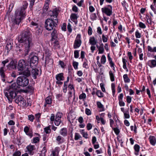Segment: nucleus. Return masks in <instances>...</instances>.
<instances>
[{
  "mask_svg": "<svg viewBox=\"0 0 156 156\" xmlns=\"http://www.w3.org/2000/svg\"><path fill=\"white\" fill-rule=\"evenodd\" d=\"M21 152L19 151H16L13 154V156H20Z\"/></svg>",
  "mask_w": 156,
  "mask_h": 156,
  "instance_id": "58836bf2",
  "label": "nucleus"
},
{
  "mask_svg": "<svg viewBox=\"0 0 156 156\" xmlns=\"http://www.w3.org/2000/svg\"><path fill=\"white\" fill-rule=\"evenodd\" d=\"M28 5V3L27 1L23 2L20 9L18 10L16 12L14 23L19 25L21 20L25 18L26 16L25 9L27 8Z\"/></svg>",
  "mask_w": 156,
  "mask_h": 156,
  "instance_id": "7ed1b4c3",
  "label": "nucleus"
},
{
  "mask_svg": "<svg viewBox=\"0 0 156 156\" xmlns=\"http://www.w3.org/2000/svg\"><path fill=\"white\" fill-rule=\"evenodd\" d=\"M62 115V113L58 112L56 115L55 118L61 119Z\"/></svg>",
  "mask_w": 156,
  "mask_h": 156,
  "instance_id": "3c124183",
  "label": "nucleus"
},
{
  "mask_svg": "<svg viewBox=\"0 0 156 156\" xmlns=\"http://www.w3.org/2000/svg\"><path fill=\"white\" fill-rule=\"evenodd\" d=\"M44 130L46 133H49L51 132V129L49 127L45 128Z\"/></svg>",
  "mask_w": 156,
  "mask_h": 156,
  "instance_id": "8fccbe9b",
  "label": "nucleus"
},
{
  "mask_svg": "<svg viewBox=\"0 0 156 156\" xmlns=\"http://www.w3.org/2000/svg\"><path fill=\"white\" fill-rule=\"evenodd\" d=\"M85 113L87 115H88L91 114L90 110L87 108H86L85 109Z\"/></svg>",
  "mask_w": 156,
  "mask_h": 156,
  "instance_id": "13d9d810",
  "label": "nucleus"
},
{
  "mask_svg": "<svg viewBox=\"0 0 156 156\" xmlns=\"http://www.w3.org/2000/svg\"><path fill=\"white\" fill-rule=\"evenodd\" d=\"M109 74L111 80L112 81H113L115 80L114 76L112 71H109Z\"/></svg>",
  "mask_w": 156,
  "mask_h": 156,
  "instance_id": "7c9ffc66",
  "label": "nucleus"
},
{
  "mask_svg": "<svg viewBox=\"0 0 156 156\" xmlns=\"http://www.w3.org/2000/svg\"><path fill=\"white\" fill-rule=\"evenodd\" d=\"M73 65L75 69H78V62H73Z\"/></svg>",
  "mask_w": 156,
  "mask_h": 156,
  "instance_id": "a18cd8bd",
  "label": "nucleus"
},
{
  "mask_svg": "<svg viewBox=\"0 0 156 156\" xmlns=\"http://www.w3.org/2000/svg\"><path fill=\"white\" fill-rule=\"evenodd\" d=\"M7 59L9 60L10 62L6 66L7 69L9 70H11L12 69H16L17 67L16 62L14 60L11 58H8Z\"/></svg>",
  "mask_w": 156,
  "mask_h": 156,
  "instance_id": "39448f33",
  "label": "nucleus"
},
{
  "mask_svg": "<svg viewBox=\"0 0 156 156\" xmlns=\"http://www.w3.org/2000/svg\"><path fill=\"white\" fill-rule=\"evenodd\" d=\"M102 41L104 42H106L107 41L108 39L105 37L104 35L103 34L102 35Z\"/></svg>",
  "mask_w": 156,
  "mask_h": 156,
  "instance_id": "0e129e2a",
  "label": "nucleus"
},
{
  "mask_svg": "<svg viewBox=\"0 0 156 156\" xmlns=\"http://www.w3.org/2000/svg\"><path fill=\"white\" fill-rule=\"evenodd\" d=\"M150 142L151 144L154 146L156 143V139L155 137L153 136H151L149 137Z\"/></svg>",
  "mask_w": 156,
  "mask_h": 156,
  "instance_id": "6ab92c4d",
  "label": "nucleus"
},
{
  "mask_svg": "<svg viewBox=\"0 0 156 156\" xmlns=\"http://www.w3.org/2000/svg\"><path fill=\"white\" fill-rule=\"evenodd\" d=\"M52 37L51 40L53 41L54 40H55L57 37V31L53 29V31L51 34Z\"/></svg>",
  "mask_w": 156,
  "mask_h": 156,
  "instance_id": "aec40b11",
  "label": "nucleus"
},
{
  "mask_svg": "<svg viewBox=\"0 0 156 156\" xmlns=\"http://www.w3.org/2000/svg\"><path fill=\"white\" fill-rule=\"evenodd\" d=\"M97 41L95 40L94 37H91L89 39V43L92 45H94L96 44Z\"/></svg>",
  "mask_w": 156,
  "mask_h": 156,
  "instance_id": "4be33fe9",
  "label": "nucleus"
},
{
  "mask_svg": "<svg viewBox=\"0 0 156 156\" xmlns=\"http://www.w3.org/2000/svg\"><path fill=\"white\" fill-rule=\"evenodd\" d=\"M60 133L63 136H66L67 135V129L65 128H62L60 130Z\"/></svg>",
  "mask_w": 156,
  "mask_h": 156,
  "instance_id": "412c9836",
  "label": "nucleus"
},
{
  "mask_svg": "<svg viewBox=\"0 0 156 156\" xmlns=\"http://www.w3.org/2000/svg\"><path fill=\"white\" fill-rule=\"evenodd\" d=\"M49 4L47 3H45L44 7L43 8V12L42 13L43 14H45L49 8Z\"/></svg>",
  "mask_w": 156,
  "mask_h": 156,
  "instance_id": "b1692460",
  "label": "nucleus"
},
{
  "mask_svg": "<svg viewBox=\"0 0 156 156\" xmlns=\"http://www.w3.org/2000/svg\"><path fill=\"white\" fill-rule=\"evenodd\" d=\"M86 94L84 93H83L80 95L79 98L80 100L85 99L86 98Z\"/></svg>",
  "mask_w": 156,
  "mask_h": 156,
  "instance_id": "ea45409f",
  "label": "nucleus"
},
{
  "mask_svg": "<svg viewBox=\"0 0 156 156\" xmlns=\"http://www.w3.org/2000/svg\"><path fill=\"white\" fill-rule=\"evenodd\" d=\"M17 91L16 94L17 93ZM16 98L15 101V102L18 104L19 105H23L25 106L26 105V101L21 95H17L16 97L13 98Z\"/></svg>",
  "mask_w": 156,
  "mask_h": 156,
  "instance_id": "423d86ee",
  "label": "nucleus"
},
{
  "mask_svg": "<svg viewBox=\"0 0 156 156\" xmlns=\"http://www.w3.org/2000/svg\"><path fill=\"white\" fill-rule=\"evenodd\" d=\"M99 53H103L104 51V48L102 46H100L98 47Z\"/></svg>",
  "mask_w": 156,
  "mask_h": 156,
  "instance_id": "c03bdc74",
  "label": "nucleus"
},
{
  "mask_svg": "<svg viewBox=\"0 0 156 156\" xmlns=\"http://www.w3.org/2000/svg\"><path fill=\"white\" fill-rule=\"evenodd\" d=\"M80 39V35L79 34H78L74 42L73 45V47L74 48H77L79 47L81 45V41Z\"/></svg>",
  "mask_w": 156,
  "mask_h": 156,
  "instance_id": "1a4fd4ad",
  "label": "nucleus"
},
{
  "mask_svg": "<svg viewBox=\"0 0 156 156\" xmlns=\"http://www.w3.org/2000/svg\"><path fill=\"white\" fill-rule=\"evenodd\" d=\"M124 118L125 119H129L130 118V115L129 113L124 112Z\"/></svg>",
  "mask_w": 156,
  "mask_h": 156,
  "instance_id": "338daca9",
  "label": "nucleus"
},
{
  "mask_svg": "<svg viewBox=\"0 0 156 156\" xmlns=\"http://www.w3.org/2000/svg\"><path fill=\"white\" fill-rule=\"evenodd\" d=\"M28 62L23 59L20 60L18 62L17 68L18 70L23 71L24 69L26 66L28 65Z\"/></svg>",
  "mask_w": 156,
  "mask_h": 156,
  "instance_id": "6e6552de",
  "label": "nucleus"
},
{
  "mask_svg": "<svg viewBox=\"0 0 156 156\" xmlns=\"http://www.w3.org/2000/svg\"><path fill=\"white\" fill-rule=\"evenodd\" d=\"M147 63L148 65L151 67H154L156 66V60H149Z\"/></svg>",
  "mask_w": 156,
  "mask_h": 156,
  "instance_id": "a211bd4d",
  "label": "nucleus"
},
{
  "mask_svg": "<svg viewBox=\"0 0 156 156\" xmlns=\"http://www.w3.org/2000/svg\"><path fill=\"white\" fill-rule=\"evenodd\" d=\"M56 79L57 80H64V77L63 76V73H61L56 75Z\"/></svg>",
  "mask_w": 156,
  "mask_h": 156,
  "instance_id": "f3484780",
  "label": "nucleus"
},
{
  "mask_svg": "<svg viewBox=\"0 0 156 156\" xmlns=\"http://www.w3.org/2000/svg\"><path fill=\"white\" fill-rule=\"evenodd\" d=\"M41 115V114L40 113H38L37 114L35 115V119L37 121H39Z\"/></svg>",
  "mask_w": 156,
  "mask_h": 156,
  "instance_id": "49530a36",
  "label": "nucleus"
},
{
  "mask_svg": "<svg viewBox=\"0 0 156 156\" xmlns=\"http://www.w3.org/2000/svg\"><path fill=\"white\" fill-rule=\"evenodd\" d=\"M135 35L137 38H140L141 37V34L138 30L136 32Z\"/></svg>",
  "mask_w": 156,
  "mask_h": 156,
  "instance_id": "6e6d98bb",
  "label": "nucleus"
},
{
  "mask_svg": "<svg viewBox=\"0 0 156 156\" xmlns=\"http://www.w3.org/2000/svg\"><path fill=\"white\" fill-rule=\"evenodd\" d=\"M146 18L147 19V21L148 23L151 24V18H150L148 16H146Z\"/></svg>",
  "mask_w": 156,
  "mask_h": 156,
  "instance_id": "774afa93",
  "label": "nucleus"
},
{
  "mask_svg": "<svg viewBox=\"0 0 156 156\" xmlns=\"http://www.w3.org/2000/svg\"><path fill=\"white\" fill-rule=\"evenodd\" d=\"M96 94L99 98H102L103 97V94L100 90H97Z\"/></svg>",
  "mask_w": 156,
  "mask_h": 156,
  "instance_id": "c9c22d12",
  "label": "nucleus"
},
{
  "mask_svg": "<svg viewBox=\"0 0 156 156\" xmlns=\"http://www.w3.org/2000/svg\"><path fill=\"white\" fill-rule=\"evenodd\" d=\"M124 81L125 83H129L130 81V79L128 78L127 74H124L123 76Z\"/></svg>",
  "mask_w": 156,
  "mask_h": 156,
  "instance_id": "c756f323",
  "label": "nucleus"
},
{
  "mask_svg": "<svg viewBox=\"0 0 156 156\" xmlns=\"http://www.w3.org/2000/svg\"><path fill=\"white\" fill-rule=\"evenodd\" d=\"M82 137L80 134L77 133H76L75 134L74 139L76 140H77Z\"/></svg>",
  "mask_w": 156,
  "mask_h": 156,
  "instance_id": "4c0bfd02",
  "label": "nucleus"
},
{
  "mask_svg": "<svg viewBox=\"0 0 156 156\" xmlns=\"http://www.w3.org/2000/svg\"><path fill=\"white\" fill-rule=\"evenodd\" d=\"M28 119L31 122H33L34 119V116L32 115H29L28 116Z\"/></svg>",
  "mask_w": 156,
  "mask_h": 156,
  "instance_id": "09e8293b",
  "label": "nucleus"
},
{
  "mask_svg": "<svg viewBox=\"0 0 156 156\" xmlns=\"http://www.w3.org/2000/svg\"><path fill=\"white\" fill-rule=\"evenodd\" d=\"M92 29L91 27H88V34L89 35H90L92 34Z\"/></svg>",
  "mask_w": 156,
  "mask_h": 156,
  "instance_id": "69168bd1",
  "label": "nucleus"
},
{
  "mask_svg": "<svg viewBox=\"0 0 156 156\" xmlns=\"http://www.w3.org/2000/svg\"><path fill=\"white\" fill-rule=\"evenodd\" d=\"M92 127V125L90 123H88L87 125V128L88 130H90L91 129Z\"/></svg>",
  "mask_w": 156,
  "mask_h": 156,
  "instance_id": "4d7b16f0",
  "label": "nucleus"
},
{
  "mask_svg": "<svg viewBox=\"0 0 156 156\" xmlns=\"http://www.w3.org/2000/svg\"><path fill=\"white\" fill-rule=\"evenodd\" d=\"M39 141V139L38 137H37L33 138V142L35 143H37Z\"/></svg>",
  "mask_w": 156,
  "mask_h": 156,
  "instance_id": "bf43d9fd",
  "label": "nucleus"
},
{
  "mask_svg": "<svg viewBox=\"0 0 156 156\" xmlns=\"http://www.w3.org/2000/svg\"><path fill=\"white\" fill-rule=\"evenodd\" d=\"M19 75H23L24 76L27 77L30 75V71L29 70L28 68L25 70L23 71H20L18 73Z\"/></svg>",
  "mask_w": 156,
  "mask_h": 156,
  "instance_id": "9d476101",
  "label": "nucleus"
},
{
  "mask_svg": "<svg viewBox=\"0 0 156 156\" xmlns=\"http://www.w3.org/2000/svg\"><path fill=\"white\" fill-rule=\"evenodd\" d=\"M77 18L78 17L77 15L75 14L72 13L70 16L71 20L73 21L74 20H76Z\"/></svg>",
  "mask_w": 156,
  "mask_h": 156,
  "instance_id": "2f4dec72",
  "label": "nucleus"
},
{
  "mask_svg": "<svg viewBox=\"0 0 156 156\" xmlns=\"http://www.w3.org/2000/svg\"><path fill=\"white\" fill-rule=\"evenodd\" d=\"M139 26L142 28H145L146 27L145 24L141 22H140L139 23Z\"/></svg>",
  "mask_w": 156,
  "mask_h": 156,
  "instance_id": "864d4df0",
  "label": "nucleus"
},
{
  "mask_svg": "<svg viewBox=\"0 0 156 156\" xmlns=\"http://www.w3.org/2000/svg\"><path fill=\"white\" fill-rule=\"evenodd\" d=\"M12 46L11 43H8L5 47V48L7 50V51H9L12 48Z\"/></svg>",
  "mask_w": 156,
  "mask_h": 156,
  "instance_id": "cd10ccee",
  "label": "nucleus"
},
{
  "mask_svg": "<svg viewBox=\"0 0 156 156\" xmlns=\"http://www.w3.org/2000/svg\"><path fill=\"white\" fill-rule=\"evenodd\" d=\"M0 75L2 78H4L5 77V70L3 69V67L0 68Z\"/></svg>",
  "mask_w": 156,
  "mask_h": 156,
  "instance_id": "c85d7f7f",
  "label": "nucleus"
},
{
  "mask_svg": "<svg viewBox=\"0 0 156 156\" xmlns=\"http://www.w3.org/2000/svg\"><path fill=\"white\" fill-rule=\"evenodd\" d=\"M29 83V79L24 76H19L16 79V83H14L11 85L7 87L4 90L5 96L9 101L12 102L13 98L16 95L18 86L21 87L27 86Z\"/></svg>",
  "mask_w": 156,
  "mask_h": 156,
  "instance_id": "f257e3e1",
  "label": "nucleus"
},
{
  "mask_svg": "<svg viewBox=\"0 0 156 156\" xmlns=\"http://www.w3.org/2000/svg\"><path fill=\"white\" fill-rule=\"evenodd\" d=\"M87 62V60H86V61H85L84 62L83 65V67L85 68H88V65Z\"/></svg>",
  "mask_w": 156,
  "mask_h": 156,
  "instance_id": "052dcab7",
  "label": "nucleus"
},
{
  "mask_svg": "<svg viewBox=\"0 0 156 156\" xmlns=\"http://www.w3.org/2000/svg\"><path fill=\"white\" fill-rule=\"evenodd\" d=\"M119 101V104L120 106H125V103L122 101V100H120Z\"/></svg>",
  "mask_w": 156,
  "mask_h": 156,
  "instance_id": "e2e57ef3",
  "label": "nucleus"
},
{
  "mask_svg": "<svg viewBox=\"0 0 156 156\" xmlns=\"http://www.w3.org/2000/svg\"><path fill=\"white\" fill-rule=\"evenodd\" d=\"M24 131L27 135L31 137L33 136L32 132L29 130V128L27 126H26L24 129Z\"/></svg>",
  "mask_w": 156,
  "mask_h": 156,
  "instance_id": "2eb2a0df",
  "label": "nucleus"
},
{
  "mask_svg": "<svg viewBox=\"0 0 156 156\" xmlns=\"http://www.w3.org/2000/svg\"><path fill=\"white\" fill-rule=\"evenodd\" d=\"M51 102L52 99L51 98L49 97H47L45 99L46 104L44 105V107H46V104H51Z\"/></svg>",
  "mask_w": 156,
  "mask_h": 156,
  "instance_id": "a878e982",
  "label": "nucleus"
},
{
  "mask_svg": "<svg viewBox=\"0 0 156 156\" xmlns=\"http://www.w3.org/2000/svg\"><path fill=\"white\" fill-rule=\"evenodd\" d=\"M68 87L71 90H73V91L74 92V94L75 95V90L74 89V87L73 85V84H69L68 86Z\"/></svg>",
  "mask_w": 156,
  "mask_h": 156,
  "instance_id": "de8ad7c7",
  "label": "nucleus"
},
{
  "mask_svg": "<svg viewBox=\"0 0 156 156\" xmlns=\"http://www.w3.org/2000/svg\"><path fill=\"white\" fill-rule=\"evenodd\" d=\"M28 151V153L31 155H33L34 154V151L35 149V147L34 145H29L26 147Z\"/></svg>",
  "mask_w": 156,
  "mask_h": 156,
  "instance_id": "9b49d317",
  "label": "nucleus"
},
{
  "mask_svg": "<svg viewBox=\"0 0 156 156\" xmlns=\"http://www.w3.org/2000/svg\"><path fill=\"white\" fill-rule=\"evenodd\" d=\"M112 7L110 5L101 8L103 13H105L108 16H110L112 14Z\"/></svg>",
  "mask_w": 156,
  "mask_h": 156,
  "instance_id": "0eeeda50",
  "label": "nucleus"
},
{
  "mask_svg": "<svg viewBox=\"0 0 156 156\" xmlns=\"http://www.w3.org/2000/svg\"><path fill=\"white\" fill-rule=\"evenodd\" d=\"M80 132L81 134L86 139L88 138V134L87 132H85L84 130H80Z\"/></svg>",
  "mask_w": 156,
  "mask_h": 156,
  "instance_id": "393cba45",
  "label": "nucleus"
},
{
  "mask_svg": "<svg viewBox=\"0 0 156 156\" xmlns=\"http://www.w3.org/2000/svg\"><path fill=\"white\" fill-rule=\"evenodd\" d=\"M61 120L60 119L55 118V124L56 126H58L60 123Z\"/></svg>",
  "mask_w": 156,
  "mask_h": 156,
  "instance_id": "473e14b6",
  "label": "nucleus"
},
{
  "mask_svg": "<svg viewBox=\"0 0 156 156\" xmlns=\"http://www.w3.org/2000/svg\"><path fill=\"white\" fill-rule=\"evenodd\" d=\"M59 12V10L56 8L53 10L52 11V15H50L51 16V17H52V16L54 17L55 19H57V16H58V13Z\"/></svg>",
  "mask_w": 156,
  "mask_h": 156,
  "instance_id": "dca6fc26",
  "label": "nucleus"
},
{
  "mask_svg": "<svg viewBox=\"0 0 156 156\" xmlns=\"http://www.w3.org/2000/svg\"><path fill=\"white\" fill-rule=\"evenodd\" d=\"M132 98L130 96H128L126 97V101L127 102L129 103L131 101Z\"/></svg>",
  "mask_w": 156,
  "mask_h": 156,
  "instance_id": "680f3d73",
  "label": "nucleus"
},
{
  "mask_svg": "<svg viewBox=\"0 0 156 156\" xmlns=\"http://www.w3.org/2000/svg\"><path fill=\"white\" fill-rule=\"evenodd\" d=\"M38 58L36 56H33L30 59V66H32V64H35V65L37 64L38 63Z\"/></svg>",
  "mask_w": 156,
  "mask_h": 156,
  "instance_id": "f8f14e48",
  "label": "nucleus"
},
{
  "mask_svg": "<svg viewBox=\"0 0 156 156\" xmlns=\"http://www.w3.org/2000/svg\"><path fill=\"white\" fill-rule=\"evenodd\" d=\"M58 23L57 19H48L45 21L44 27L47 30H51L55 29Z\"/></svg>",
  "mask_w": 156,
  "mask_h": 156,
  "instance_id": "20e7f679",
  "label": "nucleus"
},
{
  "mask_svg": "<svg viewBox=\"0 0 156 156\" xmlns=\"http://www.w3.org/2000/svg\"><path fill=\"white\" fill-rule=\"evenodd\" d=\"M18 40L19 43H23V45L17 46L16 50L21 53L24 52L25 55H27L33 44L32 35L30 30L27 29L23 31L21 36L18 37Z\"/></svg>",
  "mask_w": 156,
  "mask_h": 156,
  "instance_id": "f03ea898",
  "label": "nucleus"
},
{
  "mask_svg": "<svg viewBox=\"0 0 156 156\" xmlns=\"http://www.w3.org/2000/svg\"><path fill=\"white\" fill-rule=\"evenodd\" d=\"M53 156H58V150L55 149L54 151H53L52 152Z\"/></svg>",
  "mask_w": 156,
  "mask_h": 156,
  "instance_id": "603ef678",
  "label": "nucleus"
},
{
  "mask_svg": "<svg viewBox=\"0 0 156 156\" xmlns=\"http://www.w3.org/2000/svg\"><path fill=\"white\" fill-rule=\"evenodd\" d=\"M106 61V58L105 55H102L101 59V63L102 64H104L105 63Z\"/></svg>",
  "mask_w": 156,
  "mask_h": 156,
  "instance_id": "f704fd0d",
  "label": "nucleus"
},
{
  "mask_svg": "<svg viewBox=\"0 0 156 156\" xmlns=\"http://www.w3.org/2000/svg\"><path fill=\"white\" fill-rule=\"evenodd\" d=\"M113 129L114 130L115 133L116 135H118L120 132L119 130L117 128H113L112 127Z\"/></svg>",
  "mask_w": 156,
  "mask_h": 156,
  "instance_id": "79ce46f5",
  "label": "nucleus"
},
{
  "mask_svg": "<svg viewBox=\"0 0 156 156\" xmlns=\"http://www.w3.org/2000/svg\"><path fill=\"white\" fill-rule=\"evenodd\" d=\"M140 147L138 144H135L134 147V148L136 152H139Z\"/></svg>",
  "mask_w": 156,
  "mask_h": 156,
  "instance_id": "a19ab883",
  "label": "nucleus"
},
{
  "mask_svg": "<svg viewBox=\"0 0 156 156\" xmlns=\"http://www.w3.org/2000/svg\"><path fill=\"white\" fill-rule=\"evenodd\" d=\"M9 61V59H6L5 60L3 61L2 62V66L1 67L3 68V69H4V67L5 65L6 64L8 63Z\"/></svg>",
  "mask_w": 156,
  "mask_h": 156,
  "instance_id": "72a5a7b5",
  "label": "nucleus"
},
{
  "mask_svg": "<svg viewBox=\"0 0 156 156\" xmlns=\"http://www.w3.org/2000/svg\"><path fill=\"white\" fill-rule=\"evenodd\" d=\"M97 105L98 107L100 109V111H104L105 110L104 106L100 102H97Z\"/></svg>",
  "mask_w": 156,
  "mask_h": 156,
  "instance_id": "5701e85b",
  "label": "nucleus"
},
{
  "mask_svg": "<svg viewBox=\"0 0 156 156\" xmlns=\"http://www.w3.org/2000/svg\"><path fill=\"white\" fill-rule=\"evenodd\" d=\"M147 50L148 51L152 52H156V47H154L153 48L150 46H147Z\"/></svg>",
  "mask_w": 156,
  "mask_h": 156,
  "instance_id": "bb28decb",
  "label": "nucleus"
},
{
  "mask_svg": "<svg viewBox=\"0 0 156 156\" xmlns=\"http://www.w3.org/2000/svg\"><path fill=\"white\" fill-rule=\"evenodd\" d=\"M74 57L75 58H77L79 56V51L77 50L75 51H74Z\"/></svg>",
  "mask_w": 156,
  "mask_h": 156,
  "instance_id": "5fc2aeb1",
  "label": "nucleus"
},
{
  "mask_svg": "<svg viewBox=\"0 0 156 156\" xmlns=\"http://www.w3.org/2000/svg\"><path fill=\"white\" fill-rule=\"evenodd\" d=\"M35 0H30V6L29 7L30 9H31L32 7L34 5V4L35 2Z\"/></svg>",
  "mask_w": 156,
  "mask_h": 156,
  "instance_id": "37998d69",
  "label": "nucleus"
},
{
  "mask_svg": "<svg viewBox=\"0 0 156 156\" xmlns=\"http://www.w3.org/2000/svg\"><path fill=\"white\" fill-rule=\"evenodd\" d=\"M39 70L37 69H33L31 72V75L34 79H36L38 74Z\"/></svg>",
  "mask_w": 156,
  "mask_h": 156,
  "instance_id": "ddd939ff",
  "label": "nucleus"
},
{
  "mask_svg": "<svg viewBox=\"0 0 156 156\" xmlns=\"http://www.w3.org/2000/svg\"><path fill=\"white\" fill-rule=\"evenodd\" d=\"M53 63V60L50 57H46V58L45 64L47 65L48 66H52Z\"/></svg>",
  "mask_w": 156,
  "mask_h": 156,
  "instance_id": "4468645a",
  "label": "nucleus"
},
{
  "mask_svg": "<svg viewBox=\"0 0 156 156\" xmlns=\"http://www.w3.org/2000/svg\"><path fill=\"white\" fill-rule=\"evenodd\" d=\"M45 55L46 57H49L51 55V52L48 49H46L45 50Z\"/></svg>",
  "mask_w": 156,
  "mask_h": 156,
  "instance_id": "e433bc0d",
  "label": "nucleus"
}]
</instances>
